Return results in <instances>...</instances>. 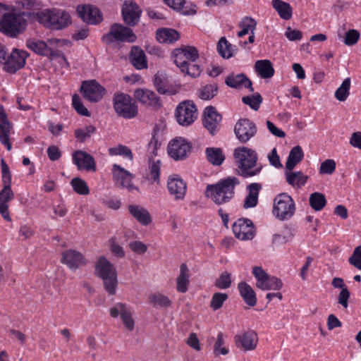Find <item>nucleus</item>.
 I'll return each mask as SVG.
<instances>
[{
	"label": "nucleus",
	"mask_w": 361,
	"mask_h": 361,
	"mask_svg": "<svg viewBox=\"0 0 361 361\" xmlns=\"http://www.w3.org/2000/svg\"><path fill=\"white\" fill-rule=\"evenodd\" d=\"M239 184V179L235 176L221 178L206 186L204 196L217 205L226 204L234 197L235 186Z\"/></svg>",
	"instance_id": "nucleus-1"
},
{
	"label": "nucleus",
	"mask_w": 361,
	"mask_h": 361,
	"mask_svg": "<svg viewBox=\"0 0 361 361\" xmlns=\"http://www.w3.org/2000/svg\"><path fill=\"white\" fill-rule=\"evenodd\" d=\"M233 157L238 167V174L245 178L260 173L262 166L257 164V152L247 147H239L234 149Z\"/></svg>",
	"instance_id": "nucleus-2"
},
{
	"label": "nucleus",
	"mask_w": 361,
	"mask_h": 361,
	"mask_svg": "<svg viewBox=\"0 0 361 361\" xmlns=\"http://www.w3.org/2000/svg\"><path fill=\"white\" fill-rule=\"evenodd\" d=\"M32 12L10 9L0 20V32L9 37H18L26 30L28 25L27 19L32 18Z\"/></svg>",
	"instance_id": "nucleus-3"
},
{
	"label": "nucleus",
	"mask_w": 361,
	"mask_h": 361,
	"mask_svg": "<svg viewBox=\"0 0 361 361\" xmlns=\"http://www.w3.org/2000/svg\"><path fill=\"white\" fill-rule=\"evenodd\" d=\"M32 19L44 27L52 30H61L72 23L70 14L61 9H44L32 12Z\"/></svg>",
	"instance_id": "nucleus-4"
},
{
	"label": "nucleus",
	"mask_w": 361,
	"mask_h": 361,
	"mask_svg": "<svg viewBox=\"0 0 361 361\" xmlns=\"http://www.w3.org/2000/svg\"><path fill=\"white\" fill-rule=\"evenodd\" d=\"M95 271L103 280L105 290L109 295H114L118 283L116 270L114 265L103 256L95 264Z\"/></svg>",
	"instance_id": "nucleus-5"
},
{
	"label": "nucleus",
	"mask_w": 361,
	"mask_h": 361,
	"mask_svg": "<svg viewBox=\"0 0 361 361\" xmlns=\"http://www.w3.org/2000/svg\"><path fill=\"white\" fill-rule=\"evenodd\" d=\"M113 106L116 114L124 118L130 119L137 114V106L132 97L123 92H116L113 97Z\"/></svg>",
	"instance_id": "nucleus-6"
},
{
	"label": "nucleus",
	"mask_w": 361,
	"mask_h": 361,
	"mask_svg": "<svg viewBox=\"0 0 361 361\" xmlns=\"http://www.w3.org/2000/svg\"><path fill=\"white\" fill-rule=\"evenodd\" d=\"M295 204L293 199L287 193L277 195L274 200L273 214L281 220L290 219L295 213Z\"/></svg>",
	"instance_id": "nucleus-7"
},
{
	"label": "nucleus",
	"mask_w": 361,
	"mask_h": 361,
	"mask_svg": "<svg viewBox=\"0 0 361 361\" xmlns=\"http://www.w3.org/2000/svg\"><path fill=\"white\" fill-rule=\"evenodd\" d=\"M136 39L137 37L131 28L118 23L112 25L109 32L102 37V40L106 43H111L114 41L134 42Z\"/></svg>",
	"instance_id": "nucleus-8"
},
{
	"label": "nucleus",
	"mask_w": 361,
	"mask_h": 361,
	"mask_svg": "<svg viewBox=\"0 0 361 361\" xmlns=\"http://www.w3.org/2000/svg\"><path fill=\"white\" fill-rule=\"evenodd\" d=\"M175 116L180 125L188 126L191 125L197 117L196 106L192 101L183 102L176 107Z\"/></svg>",
	"instance_id": "nucleus-9"
},
{
	"label": "nucleus",
	"mask_w": 361,
	"mask_h": 361,
	"mask_svg": "<svg viewBox=\"0 0 361 361\" xmlns=\"http://www.w3.org/2000/svg\"><path fill=\"white\" fill-rule=\"evenodd\" d=\"M80 91L83 97L91 102H99L106 93V90L95 80L82 82Z\"/></svg>",
	"instance_id": "nucleus-10"
},
{
	"label": "nucleus",
	"mask_w": 361,
	"mask_h": 361,
	"mask_svg": "<svg viewBox=\"0 0 361 361\" xmlns=\"http://www.w3.org/2000/svg\"><path fill=\"white\" fill-rule=\"evenodd\" d=\"M234 132L240 142L246 143L257 133V127L250 119L241 118L235 125Z\"/></svg>",
	"instance_id": "nucleus-11"
},
{
	"label": "nucleus",
	"mask_w": 361,
	"mask_h": 361,
	"mask_svg": "<svg viewBox=\"0 0 361 361\" xmlns=\"http://www.w3.org/2000/svg\"><path fill=\"white\" fill-rule=\"evenodd\" d=\"M235 236L242 240H252L255 236V226L249 219H238L233 224Z\"/></svg>",
	"instance_id": "nucleus-12"
},
{
	"label": "nucleus",
	"mask_w": 361,
	"mask_h": 361,
	"mask_svg": "<svg viewBox=\"0 0 361 361\" xmlns=\"http://www.w3.org/2000/svg\"><path fill=\"white\" fill-rule=\"evenodd\" d=\"M202 123L204 127L212 135H216L219 130V124L222 116L216 110L215 107L209 106L205 108L203 111Z\"/></svg>",
	"instance_id": "nucleus-13"
},
{
	"label": "nucleus",
	"mask_w": 361,
	"mask_h": 361,
	"mask_svg": "<svg viewBox=\"0 0 361 361\" xmlns=\"http://www.w3.org/2000/svg\"><path fill=\"white\" fill-rule=\"evenodd\" d=\"M191 145L181 137L171 140L168 146L169 154L175 160L185 159L191 151Z\"/></svg>",
	"instance_id": "nucleus-14"
},
{
	"label": "nucleus",
	"mask_w": 361,
	"mask_h": 361,
	"mask_svg": "<svg viewBox=\"0 0 361 361\" xmlns=\"http://www.w3.org/2000/svg\"><path fill=\"white\" fill-rule=\"evenodd\" d=\"M77 13L84 22L96 25L102 20V16L99 8L91 4L78 5Z\"/></svg>",
	"instance_id": "nucleus-15"
},
{
	"label": "nucleus",
	"mask_w": 361,
	"mask_h": 361,
	"mask_svg": "<svg viewBox=\"0 0 361 361\" xmlns=\"http://www.w3.org/2000/svg\"><path fill=\"white\" fill-rule=\"evenodd\" d=\"M73 163L80 170L96 171V163L94 157L82 150H76L72 154Z\"/></svg>",
	"instance_id": "nucleus-16"
},
{
	"label": "nucleus",
	"mask_w": 361,
	"mask_h": 361,
	"mask_svg": "<svg viewBox=\"0 0 361 361\" xmlns=\"http://www.w3.org/2000/svg\"><path fill=\"white\" fill-rule=\"evenodd\" d=\"M112 175L116 184L126 188L129 191L138 189L132 183L133 175L121 166L116 164L113 165Z\"/></svg>",
	"instance_id": "nucleus-17"
},
{
	"label": "nucleus",
	"mask_w": 361,
	"mask_h": 361,
	"mask_svg": "<svg viewBox=\"0 0 361 361\" xmlns=\"http://www.w3.org/2000/svg\"><path fill=\"white\" fill-rule=\"evenodd\" d=\"M29 56L26 51L14 49L4 65L6 71L9 73H15L17 71L24 67L25 60Z\"/></svg>",
	"instance_id": "nucleus-18"
},
{
	"label": "nucleus",
	"mask_w": 361,
	"mask_h": 361,
	"mask_svg": "<svg viewBox=\"0 0 361 361\" xmlns=\"http://www.w3.org/2000/svg\"><path fill=\"white\" fill-rule=\"evenodd\" d=\"M134 97L140 103L154 109H159L161 106L160 97L152 90L137 89L135 90Z\"/></svg>",
	"instance_id": "nucleus-19"
},
{
	"label": "nucleus",
	"mask_w": 361,
	"mask_h": 361,
	"mask_svg": "<svg viewBox=\"0 0 361 361\" xmlns=\"http://www.w3.org/2000/svg\"><path fill=\"white\" fill-rule=\"evenodd\" d=\"M60 42L58 39H50L45 42L43 40L37 39H29L26 41V47L38 55L48 56L49 52V46L57 44Z\"/></svg>",
	"instance_id": "nucleus-20"
},
{
	"label": "nucleus",
	"mask_w": 361,
	"mask_h": 361,
	"mask_svg": "<svg viewBox=\"0 0 361 361\" xmlns=\"http://www.w3.org/2000/svg\"><path fill=\"white\" fill-rule=\"evenodd\" d=\"M167 188L170 195L174 196L176 200H183L186 193L187 185L179 176L176 175L169 178Z\"/></svg>",
	"instance_id": "nucleus-21"
},
{
	"label": "nucleus",
	"mask_w": 361,
	"mask_h": 361,
	"mask_svg": "<svg viewBox=\"0 0 361 361\" xmlns=\"http://www.w3.org/2000/svg\"><path fill=\"white\" fill-rule=\"evenodd\" d=\"M61 262L73 271L86 264L84 256L80 252L75 250L64 251L62 253Z\"/></svg>",
	"instance_id": "nucleus-22"
},
{
	"label": "nucleus",
	"mask_w": 361,
	"mask_h": 361,
	"mask_svg": "<svg viewBox=\"0 0 361 361\" xmlns=\"http://www.w3.org/2000/svg\"><path fill=\"white\" fill-rule=\"evenodd\" d=\"M122 15L127 25L134 26L140 20L141 10L136 3L125 1L122 8Z\"/></svg>",
	"instance_id": "nucleus-23"
},
{
	"label": "nucleus",
	"mask_w": 361,
	"mask_h": 361,
	"mask_svg": "<svg viewBox=\"0 0 361 361\" xmlns=\"http://www.w3.org/2000/svg\"><path fill=\"white\" fill-rule=\"evenodd\" d=\"M11 128V124L7 118L2 105H0V142L10 151L12 148L9 142V133Z\"/></svg>",
	"instance_id": "nucleus-24"
},
{
	"label": "nucleus",
	"mask_w": 361,
	"mask_h": 361,
	"mask_svg": "<svg viewBox=\"0 0 361 361\" xmlns=\"http://www.w3.org/2000/svg\"><path fill=\"white\" fill-rule=\"evenodd\" d=\"M225 83L232 88L241 89L245 87L251 92L254 91L251 80L244 73L229 74L225 79Z\"/></svg>",
	"instance_id": "nucleus-25"
},
{
	"label": "nucleus",
	"mask_w": 361,
	"mask_h": 361,
	"mask_svg": "<svg viewBox=\"0 0 361 361\" xmlns=\"http://www.w3.org/2000/svg\"><path fill=\"white\" fill-rule=\"evenodd\" d=\"M173 57L176 64L178 63V61L195 62L199 57V54L197 48L195 47L187 46L181 49H176L173 52Z\"/></svg>",
	"instance_id": "nucleus-26"
},
{
	"label": "nucleus",
	"mask_w": 361,
	"mask_h": 361,
	"mask_svg": "<svg viewBox=\"0 0 361 361\" xmlns=\"http://www.w3.org/2000/svg\"><path fill=\"white\" fill-rule=\"evenodd\" d=\"M131 64L137 70L147 68V61L145 51L138 46H133L129 54Z\"/></svg>",
	"instance_id": "nucleus-27"
},
{
	"label": "nucleus",
	"mask_w": 361,
	"mask_h": 361,
	"mask_svg": "<svg viewBox=\"0 0 361 361\" xmlns=\"http://www.w3.org/2000/svg\"><path fill=\"white\" fill-rule=\"evenodd\" d=\"M237 343H240L245 350H252L256 348L258 337L254 331H247L243 335H237L235 337Z\"/></svg>",
	"instance_id": "nucleus-28"
},
{
	"label": "nucleus",
	"mask_w": 361,
	"mask_h": 361,
	"mask_svg": "<svg viewBox=\"0 0 361 361\" xmlns=\"http://www.w3.org/2000/svg\"><path fill=\"white\" fill-rule=\"evenodd\" d=\"M14 198V194L11 189L2 188L0 191V214L8 221H11L8 202Z\"/></svg>",
	"instance_id": "nucleus-29"
},
{
	"label": "nucleus",
	"mask_w": 361,
	"mask_h": 361,
	"mask_svg": "<svg viewBox=\"0 0 361 361\" xmlns=\"http://www.w3.org/2000/svg\"><path fill=\"white\" fill-rule=\"evenodd\" d=\"M179 38L178 32L172 28H159L156 31V39L159 43L172 44Z\"/></svg>",
	"instance_id": "nucleus-30"
},
{
	"label": "nucleus",
	"mask_w": 361,
	"mask_h": 361,
	"mask_svg": "<svg viewBox=\"0 0 361 361\" xmlns=\"http://www.w3.org/2000/svg\"><path fill=\"white\" fill-rule=\"evenodd\" d=\"M261 188L262 185L257 183H250V185H247V189L248 190L249 193L244 200V208H252L257 204L258 195Z\"/></svg>",
	"instance_id": "nucleus-31"
},
{
	"label": "nucleus",
	"mask_w": 361,
	"mask_h": 361,
	"mask_svg": "<svg viewBox=\"0 0 361 361\" xmlns=\"http://www.w3.org/2000/svg\"><path fill=\"white\" fill-rule=\"evenodd\" d=\"M128 211L139 223L144 226L149 225L152 221L148 211L139 205H129Z\"/></svg>",
	"instance_id": "nucleus-32"
},
{
	"label": "nucleus",
	"mask_w": 361,
	"mask_h": 361,
	"mask_svg": "<svg viewBox=\"0 0 361 361\" xmlns=\"http://www.w3.org/2000/svg\"><path fill=\"white\" fill-rule=\"evenodd\" d=\"M238 288L244 302L249 306L253 307L257 303L256 294L252 287L246 282H240Z\"/></svg>",
	"instance_id": "nucleus-33"
},
{
	"label": "nucleus",
	"mask_w": 361,
	"mask_h": 361,
	"mask_svg": "<svg viewBox=\"0 0 361 361\" xmlns=\"http://www.w3.org/2000/svg\"><path fill=\"white\" fill-rule=\"evenodd\" d=\"M190 283V271L186 264L180 266V274L176 279V289L178 292L184 293L187 292Z\"/></svg>",
	"instance_id": "nucleus-34"
},
{
	"label": "nucleus",
	"mask_w": 361,
	"mask_h": 361,
	"mask_svg": "<svg viewBox=\"0 0 361 361\" xmlns=\"http://www.w3.org/2000/svg\"><path fill=\"white\" fill-rule=\"evenodd\" d=\"M255 68L257 74L264 79L271 78L275 72L271 62L267 59L257 61Z\"/></svg>",
	"instance_id": "nucleus-35"
},
{
	"label": "nucleus",
	"mask_w": 361,
	"mask_h": 361,
	"mask_svg": "<svg viewBox=\"0 0 361 361\" xmlns=\"http://www.w3.org/2000/svg\"><path fill=\"white\" fill-rule=\"evenodd\" d=\"M304 157L302 149L300 146L298 145L293 147L288 154L286 169L288 171H292L295 166L300 163Z\"/></svg>",
	"instance_id": "nucleus-36"
},
{
	"label": "nucleus",
	"mask_w": 361,
	"mask_h": 361,
	"mask_svg": "<svg viewBox=\"0 0 361 361\" xmlns=\"http://www.w3.org/2000/svg\"><path fill=\"white\" fill-rule=\"evenodd\" d=\"M162 137V132L160 127L156 124L152 132V137L147 145V152L152 156L157 155V149L161 146L160 139Z\"/></svg>",
	"instance_id": "nucleus-37"
},
{
	"label": "nucleus",
	"mask_w": 361,
	"mask_h": 361,
	"mask_svg": "<svg viewBox=\"0 0 361 361\" xmlns=\"http://www.w3.org/2000/svg\"><path fill=\"white\" fill-rule=\"evenodd\" d=\"M287 183L293 187L301 188L305 185L307 181L308 176L304 175L301 171L292 172L286 171L285 172Z\"/></svg>",
	"instance_id": "nucleus-38"
},
{
	"label": "nucleus",
	"mask_w": 361,
	"mask_h": 361,
	"mask_svg": "<svg viewBox=\"0 0 361 361\" xmlns=\"http://www.w3.org/2000/svg\"><path fill=\"white\" fill-rule=\"evenodd\" d=\"M205 154L207 161L214 166H220L225 160V155L221 148L207 147Z\"/></svg>",
	"instance_id": "nucleus-39"
},
{
	"label": "nucleus",
	"mask_w": 361,
	"mask_h": 361,
	"mask_svg": "<svg viewBox=\"0 0 361 361\" xmlns=\"http://www.w3.org/2000/svg\"><path fill=\"white\" fill-rule=\"evenodd\" d=\"M272 6L283 20H289L292 17L293 10L288 3L281 0H272Z\"/></svg>",
	"instance_id": "nucleus-40"
},
{
	"label": "nucleus",
	"mask_w": 361,
	"mask_h": 361,
	"mask_svg": "<svg viewBox=\"0 0 361 361\" xmlns=\"http://www.w3.org/2000/svg\"><path fill=\"white\" fill-rule=\"evenodd\" d=\"M178 61V63L176 64V66L183 73H185L192 78H196L200 75L202 69L200 66L198 64L195 63V62L188 61Z\"/></svg>",
	"instance_id": "nucleus-41"
},
{
	"label": "nucleus",
	"mask_w": 361,
	"mask_h": 361,
	"mask_svg": "<svg viewBox=\"0 0 361 361\" xmlns=\"http://www.w3.org/2000/svg\"><path fill=\"white\" fill-rule=\"evenodd\" d=\"M164 2L173 9L180 11L185 16L194 15L196 13L195 6L188 8L185 4V0H164Z\"/></svg>",
	"instance_id": "nucleus-42"
},
{
	"label": "nucleus",
	"mask_w": 361,
	"mask_h": 361,
	"mask_svg": "<svg viewBox=\"0 0 361 361\" xmlns=\"http://www.w3.org/2000/svg\"><path fill=\"white\" fill-rule=\"evenodd\" d=\"M238 26L241 30L238 32V37H242L248 34L249 31L252 32L255 30L257 22L251 17L246 16L239 23Z\"/></svg>",
	"instance_id": "nucleus-43"
},
{
	"label": "nucleus",
	"mask_w": 361,
	"mask_h": 361,
	"mask_svg": "<svg viewBox=\"0 0 361 361\" xmlns=\"http://www.w3.org/2000/svg\"><path fill=\"white\" fill-rule=\"evenodd\" d=\"M233 46L226 39L221 37L217 44V51L219 54L224 59H229L233 56L235 49Z\"/></svg>",
	"instance_id": "nucleus-44"
},
{
	"label": "nucleus",
	"mask_w": 361,
	"mask_h": 361,
	"mask_svg": "<svg viewBox=\"0 0 361 361\" xmlns=\"http://www.w3.org/2000/svg\"><path fill=\"white\" fill-rule=\"evenodd\" d=\"M309 202L314 211H321L326 204V200L324 194L313 192L310 195Z\"/></svg>",
	"instance_id": "nucleus-45"
},
{
	"label": "nucleus",
	"mask_w": 361,
	"mask_h": 361,
	"mask_svg": "<svg viewBox=\"0 0 361 361\" xmlns=\"http://www.w3.org/2000/svg\"><path fill=\"white\" fill-rule=\"evenodd\" d=\"M219 87L216 83L208 84L199 90V97L204 100L212 99L218 93Z\"/></svg>",
	"instance_id": "nucleus-46"
},
{
	"label": "nucleus",
	"mask_w": 361,
	"mask_h": 361,
	"mask_svg": "<svg viewBox=\"0 0 361 361\" xmlns=\"http://www.w3.org/2000/svg\"><path fill=\"white\" fill-rule=\"evenodd\" d=\"M350 87V78H345L341 85L336 90L335 92V97L341 102L345 101L349 95V90Z\"/></svg>",
	"instance_id": "nucleus-47"
},
{
	"label": "nucleus",
	"mask_w": 361,
	"mask_h": 361,
	"mask_svg": "<svg viewBox=\"0 0 361 361\" xmlns=\"http://www.w3.org/2000/svg\"><path fill=\"white\" fill-rule=\"evenodd\" d=\"M283 283L281 279L275 276H269L266 279L265 282L261 285L259 288L262 290H279L282 288Z\"/></svg>",
	"instance_id": "nucleus-48"
},
{
	"label": "nucleus",
	"mask_w": 361,
	"mask_h": 361,
	"mask_svg": "<svg viewBox=\"0 0 361 361\" xmlns=\"http://www.w3.org/2000/svg\"><path fill=\"white\" fill-rule=\"evenodd\" d=\"M109 153L111 156L121 155L125 158L132 161L133 159V154L131 149L125 145H119L116 147L109 149Z\"/></svg>",
	"instance_id": "nucleus-49"
},
{
	"label": "nucleus",
	"mask_w": 361,
	"mask_h": 361,
	"mask_svg": "<svg viewBox=\"0 0 361 361\" xmlns=\"http://www.w3.org/2000/svg\"><path fill=\"white\" fill-rule=\"evenodd\" d=\"M243 102L248 105L252 109L257 111L259 109L261 103L262 102V97L259 93H256L251 96H245L242 98Z\"/></svg>",
	"instance_id": "nucleus-50"
},
{
	"label": "nucleus",
	"mask_w": 361,
	"mask_h": 361,
	"mask_svg": "<svg viewBox=\"0 0 361 361\" xmlns=\"http://www.w3.org/2000/svg\"><path fill=\"white\" fill-rule=\"evenodd\" d=\"M71 184L74 191L79 195H88L90 192L87 183L80 178H73Z\"/></svg>",
	"instance_id": "nucleus-51"
},
{
	"label": "nucleus",
	"mask_w": 361,
	"mask_h": 361,
	"mask_svg": "<svg viewBox=\"0 0 361 361\" xmlns=\"http://www.w3.org/2000/svg\"><path fill=\"white\" fill-rule=\"evenodd\" d=\"M231 276L228 271L222 272L216 280L214 286L219 289H227L231 285Z\"/></svg>",
	"instance_id": "nucleus-52"
},
{
	"label": "nucleus",
	"mask_w": 361,
	"mask_h": 361,
	"mask_svg": "<svg viewBox=\"0 0 361 361\" xmlns=\"http://www.w3.org/2000/svg\"><path fill=\"white\" fill-rule=\"evenodd\" d=\"M96 130V128L92 126H85L84 128H79L75 130V136L76 139L80 142H84L87 138L90 137Z\"/></svg>",
	"instance_id": "nucleus-53"
},
{
	"label": "nucleus",
	"mask_w": 361,
	"mask_h": 361,
	"mask_svg": "<svg viewBox=\"0 0 361 361\" xmlns=\"http://www.w3.org/2000/svg\"><path fill=\"white\" fill-rule=\"evenodd\" d=\"M149 159V169L151 176V178L157 184L160 181V169H161V161L160 160L153 161L151 162V158Z\"/></svg>",
	"instance_id": "nucleus-54"
},
{
	"label": "nucleus",
	"mask_w": 361,
	"mask_h": 361,
	"mask_svg": "<svg viewBox=\"0 0 361 361\" xmlns=\"http://www.w3.org/2000/svg\"><path fill=\"white\" fill-rule=\"evenodd\" d=\"M228 299V295L223 293H215L212 298L210 307L214 310L220 309L224 302Z\"/></svg>",
	"instance_id": "nucleus-55"
},
{
	"label": "nucleus",
	"mask_w": 361,
	"mask_h": 361,
	"mask_svg": "<svg viewBox=\"0 0 361 361\" xmlns=\"http://www.w3.org/2000/svg\"><path fill=\"white\" fill-rule=\"evenodd\" d=\"M150 302L154 306L168 307L171 302L169 298L162 294H154L150 296Z\"/></svg>",
	"instance_id": "nucleus-56"
},
{
	"label": "nucleus",
	"mask_w": 361,
	"mask_h": 361,
	"mask_svg": "<svg viewBox=\"0 0 361 361\" xmlns=\"http://www.w3.org/2000/svg\"><path fill=\"white\" fill-rule=\"evenodd\" d=\"M72 104L75 111L80 115L90 116V114L87 109L83 105L80 97L74 94L72 98Z\"/></svg>",
	"instance_id": "nucleus-57"
},
{
	"label": "nucleus",
	"mask_w": 361,
	"mask_h": 361,
	"mask_svg": "<svg viewBox=\"0 0 361 361\" xmlns=\"http://www.w3.org/2000/svg\"><path fill=\"white\" fill-rule=\"evenodd\" d=\"M252 273L257 279L256 286L257 288L261 285L262 286V283H264L269 277V275L261 267H254Z\"/></svg>",
	"instance_id": "nucleus-58"
},
{
	"label": "nucleus",
	"mask_w": 361,
	"mask_h": 361,
	"mask_svg": "<svg viewBox=\"0 0 361 361\" xmlns=\"http://www.w3.org/2000/svg\"><path fill=\"white\" fill-rule=\"evenodd\" d=\"M252 273L257 279L256 286L257 288L261 285L262 286V283H264L269 277V275L261 267H254Z\"/></svg>",
	"instance_id": "nucleus-59"
},
{
	"label": "nucleus",
	"mask_w": 361,
	"mask_h": 361,
	"mask_svg": "<svg viewBox=\"0 0 361 361\" xmlns=\"http://www.w3.org/2000/svg\"><path fill=\"white\" fill-rule=\"evenodd\" d=\"M348 262L359 270H361V245L356 247L352 255L348 259Z\"/></svg>",
	"instance_id": "nucleus-60"
},
{
	"label": "nucleus",
	"mask_w": 361,
	"mask_h": 361,
	"mask_svg": "<svg viewBox=\"0 0 361 361\" xmlns=\"http://www.w3.org/2000/svg\"><path fill=\"white\" fill-rule=\"evenodd\" d=\"M360 39V32L357 30L351 29L345 32L344 43L347 46L355 44Z\"/></svg>",
	"instance_id": "nucleus-61"
},
{
	"label": "nucleus",
	"mask_w": 361,
	"mask_h": 361,
	"mask_svg": "<svg viewBox=\"0 0 361 361\" xmlns=\"http://www.w3.org/2000/svg\"><path fill=\"white\" fill-rule=\"evenodd\" d=\"M336 169V162L333 159H326L321 164L320 173L331 174Z\"/></svg>",
	"instance_id": "nucleus-62"
},
{
	"label": "nucleus",
	"mask_w": 361,
	"mask_h": 361,
	"mask_svg": "<svg viewBox=\"0 0 361 361\" xmlns=\"http://www.w3.org/2000/svg\"><path fill=\"white\" fill-rule=\"evenodd\" d=\"M121 318L123 321L124 326L129 330L133 331L134 329V320L132 317L131 312L128 308L125 312H122Z\"/></svg>",
	"instance_id": "nucleus-63"
},
{
	"label": "nucleus",
	"mask_w": 361,
	"mask_h": 361,
	"mask_svg": "<svg viewBox=\"0 0 361 361\" xmlns=\"http://www.w3.org/2000/svg\"><path fill=\"white\" fill-rule=\"evenodd\" d=\"M350 291L348 288H343L338 296V302L344 308L348 307V300L350 298Z\"/></svg>",
	"instance_id": "nucleus-64"
}]
</instances>
